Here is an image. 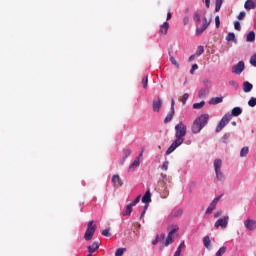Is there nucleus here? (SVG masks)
Returning a JSON list of instances; mask_svg holds the SVG:
<instances>
[{"label": "nucleus", "instance_id": "48", "mask_svg": "<svg viewBox=\"0 0 256 256\" xmlns=\"http://www.w3.org/2000/svg\"><path fill=\"white\" fill-rule=\"evenodd\" d=\"M234 28L236 31H241V23L239 21L234 22Z\"/></svg>", "mask_w": 256, "mask_h": 256}, {"label": "nucleus", "instance_id": "16", "mask_svg": "<svg viewBox=\"0 0 256 256\" xmlns=\"http://www.w3.org/2000/svg\"><path fill=\"white\" fill-rule=\"evenodd\" d=\"M242 89L244 93H251V91H253V84H251L249 81H245L243 83Z\"/></svg>", "mask_w": 256, "mask_h": 256}, {"label": "nucleus", "instance_id": "43", "mask_svg": "<svg viewBox=\"0 0 256 256\" xmlns=\"http://www.w3.org/2000/svg\"><path fill=\"white\" fill-rule=\"evenodd\" d=\"M187 99H189V94H188V93H185V94L182 96V104H183V105H186Z\"/></svg>", "mask_w": 256, "mask_h": 256}, {"label": "nucleus", "instance_id": "19", "mask_svg": "<svg viewBox=\"0 0 256 256\" xmlns=\"http://www.w3.org/2000/svg\"><path fill=\"white\" fill-rule=\"evenodd\" d=\"M209 88H201L198 92V97L199 99H205V97H207V95H209Z\"/></svg>", "mask_w": 256, "mask_h": 256}, {"label": "nucleus", "instance_id": "49", "mask_svg": "<svg viewBox=\"0 0 256 256\" xmlns=\"http://www.w3.org/2000/svg\"><path fill=\"white\" fill-rule=\"evenodd\" d=\"M169 197V190H164L161 194L162 199H167Z\"/></svg>", "mask_w": 256, "mask_h": 256}, {"label": "nucleus", "instance_id": "38", "mask_svg": "<svg viewBox=\"0 0 256 256\" xmlns=\"http://www.w3.org/2000/svg\"><path fill=\"white\" fill-rule=\"evenodd\" d=\"M149 83V78L147 76L142 78V85L144 87V89H147V85Z\"/></svg>", "mask_w": 256, "mask_h": 256}, {"label": "nucleus", "instance_id": "35", "mask_svg": "<svg viewBox=\"0 0 256 256\" xmlns=\"http://www.w3.org/2000/svg\"><path fill=\"white\" fill-rule=\"evenodd\" d=\"M227 251V247L223 246L221 247L217 252H216V256H222L225 255V252Z\"/></svg>", "mask_w": 256, "mask_h": 256}, {"label": "nucleus", "instance_id": "47", "mask_svg": "<svg viewBox=\"0 0 256 256\" xmlns=\"http://www.w3.org/2000/svg\"><path fill=\"white\" fill-rule=\"evenodd\" d=\"M223 215V210H218L216 213H214V219H219Z\"/></svg>", "mask_w": 256, "mask_h": 256}, {"label": "nucleus", "instance_id": "34", "mask_svg": "<svg viewBox=\"0 0 256 256\" xmlns=\"http://www.w3.org/2000/svg\"><path fill=\"white\" fill-rule=\"evenodd\" d=\"M203 53H205V48L203 46H198L196 50L197 57H200V55H203Z\"/></svg>", "mask_w": 256, "mask_h": 256}, {"label": "nucleus", "instance_id": "40", "mask_svg": "<svg viewBox=\"0 0 256 256\" xmlns=\"http://www.w3.org/2000/svg\"><path fill=\"white\" fill-rule=\"evenodd\" d=\"M248 105H249V107H255L256 106V98L255 97L250 98V100L248 101Z\"/></svg>", "mask_w": 256, "mask_h": 256}, {"label": "nucleus", "instance_id": "41", "mask_svg": "<svg viewBox=\"0 0 256 256\" xmlns=\"http://www.w3.org/2000/svg\"><path fill=\"white\" fill-rule=\"evenodd\" d=\"M250 64L252 65V67H256V54H254V55L250 58Z\"/></svg>", "mask_w": 256, "mask_h": 256}, {"label": "nucleus", "instance_id": "32", "mask_svg": "<svg viewBox=\"0 0 256 256\" xmlns=\"http://www.w3.org/2000/svg\"><path fill=\"white\" fill-rule=\"evenodd\" d=\"M129 155H131V149L129 148H124L123 149V160L125 161V159H127V157H129Z\"/></svg>", "mask_w": 256, "mask_h": 256}, {"label": "nucleus", "instance_id": "7", "mask_svg": "<svg viewBox=\"0 0 256 256\" xmlns=\"http://www.w3.org/2000/svg\"><path fill=\"white\" fill-rule=\"evenodd\" d=\"M139 201H141V196H137L135 198V200H133L130 204H128L125 208V210L122 212V216L123 217H129L131 215V213H133V207H135V205H137V203H139Z\"/></svg>", "mask_w": 256, "mask_h": 256}, {"label": "nucleus", "instance_id": "44", "mask_svg": "<svg viewBox=\"0 0 256 256\" xmlns=\"http://www.w3.org/2000/svg\"><path fill=\"white\" fill-rule=\"evenodd\" d=\"M162 171H167L169 169V161H165L161 166Z\"/></svg>", "mask_w": 256, "mask_h": 256}, {"label": "nucleus", "instance_id": "5", "mask_svg": "<svg viewBox=\"0 0 256 256\" xmlns=\"http://www.w3.org/2000/svg\"><path fill=\"white\" fill-rule=\"evenodd\" d=\"M229 121H231V113H226L222 119L220 120V122L217 124L215 132L216 133H221V131H223V129H225V127L227 126V124L229 123Z\"/></svg>", "mask_w": 256, "mask_h": 256}, {"label": "nucleus", "instance_id": "14", "mask_svg": "<svg viewBox=\"0 0 256 256\" xmlns=\"http://www.w3.org/2000/svg\"><path fill=\"white\" fill-rule=\"evenodd\" d=\"M139 165H141V160H139V157H136L132 165L129 166L128 172L133 173V171H135Z\"/></svg>", "mask_w": 256, "mask_h": 256}, {"label": "nucleus", "instance_id": "2", "mask_svg": "<svg viewBox=\"0 0 256 256\" xmlns=\"http://www.w3.org/2000/svg\"><path fill=\"white\" fill-rule=\"evenodd\" d=\"M185 135H187V126L183 122H179L175 126V140L167 149L166 155H171L177 147H181V145H183V141H185L183 137H185Z\"/></svg>", "mask_w": 256, "mask_h": 256}, {"label": "nucleus", "instance_id": "39", "mask_svg": "<svg viewBox=\"0 0 256 256\" xmlns=\"http://www.w3.org/2000/svg\"><path fill=\"white\" fill-rule=\"evenodd\" d=\"M197 69H199V65L197 64L192 65L190 69V75H195V71H197Z\"/></svg>", "mask_w": 256, "mask_h": 256}, {"label": "nucleus", "instance_id": "36", "mask_svg": "<svg viewBox=\"0 0 256 256\" xmlns=\"http://www.w3.org/2000/svg\"><path fill=\"white\" fill-rule=\"evenodd\" d=\"M125 251H127V249L119 248V249L116 250L115 256H123V253H125Z\"/></svg>", "mask_w": 256, "mask_h": 256}, {"label": "nucleus", "instance_id": "18", "mask_svg": "<svg viewBox=\"0 0 256 256\" xmlns=\"http://www.w3.org/2000/svg\"><path fill=\"white\" fill-rule=\"evenodd\" d=\"M245 9H256V0H247L244 4Z\"/></svg>", "mask_w": 256, "mask_h": 256}, {"label": "nucleus", "instance_id": "37", "mask_svg": "<svg viewBox=\"0 0 256 256\" xmlns=\"http://www.w3.org/2000/svg\"><path fill=\"white\" fill-rule=\"evenodd\" d=\"M170 62L172 63V65H174L176 67V69H179V63L177 62L175 57L171 56L170 57Z\"/></svg>", "mask_w": 256, "mask_h": 256}, {"label": "nucleus", "instance_id": "54", "mask_svg": "<svg viewBox=\"0 0 256 256\" xmlns=\"http://www.w3.org/2000/svg\"><path fill=\"white\" fill-rule=\"evenodd\" d=\"M181 248H177L175 253H174V256H181Z\"/></svg>", "mask_w": 256, "mask_h": 256}, {"label": "nucleus", "instance_id": "25", "mask_svg": "<svg viewBox=\"0 0 256 256\" xmlns=\"http://www.w3.org/2000/svg\"><path fill=\"white\" fill-rule=\"evenodd\" d=\"M99 249V242H93L92 245L88 246L89 253H95Z\"/></svg>", "mask_w": 256, "mask_h": 256}, {"label": "nucleus", "instance_id": "59", "mask_svg": "<svg viewBox=\"0 0 256 256\" xmlns=\"http://www.w3.org/2000/svg\"><path fill=\"white\" fill-rule=\"evenodd\" d=\"M145 213H146V211H145V209H144L143 212H142L141 215H140V219H143V217L145 216Z\"/></svg>", "mask_w": 256, "mask_h": 256}, {"label": "nucleus", "instance_id": "12", "mask_svg": "<svg viewBox=\"0 0 256 256\" xmlns=\"http://www.w3.org/2000/svg\"><path fill=\"white\" fill-rule=\"evenodd\" d=\"M161 107H163V100L158 97L157 99H154L152 102V109L154 113H159L161 111Z\"/></svg>", "mask_w": 256, "mask_h": 256}, {"label": "nucleus", "instance_id": "23", "mask_svg": "<svg viewBox=\"0 0 256 256\" xmlns=\"http://www.w3.org/2000/svg\"><path fill=\"white\" fill-rule=\"evenodd\" d=\"M159 241H165V233H162L160 237L156 235L155 239L152 241V245H157Z\"/></svg>", "mask_w": 256, "mask_h": 256}, {"label": "nucleus", "instance_id": "33", "mask_svg": "<svg viewBox=\"0 0 256 256\" xmlns=\"http://www.w3.org/2000/svg\"><path fill=\"white\" fill-rule=\"evenodd\" d=\"M205 107V101H201L200 103H194L193 109H203Z\"/></svg>", "mask_w": 256, "mask_h": 256}, {"label": "nucleus", "instance_id": "10", "mask_svg": "<svg viewBox=\"0 0 256 256\" xmlns=\"http://www.w3.org/2000/svg\"><path fill=\"white\" fill-rule=\"evenodd\" d=\"M228 225H229V216H225L224 218L218 219L215 222L214 227H216V229H219V227H221L222 229H227Z\"/></svg>", "mask_w": 256, "mask_h": 256}, {"label": "nucleus", "instance_id": "63", "mask_svg": "<svg viewBox=\"0 0 256 256\" xmlns=\"http://www.w3.org/2000/svg\"><path fill=\"white\" fill-rule=\"evenodd\" d=\"M91 255H93V253L90 252L87 256H91Z\"/></svg>", "mask_w": 256, "mask_h": 256}, {"label": "nucleus", "instance_id": "13", "mask_svg": "<svg viewBox=\"0 0 256 256\" xmlns=\"http://www.w3.org/2000/svg\"><path fill=\"white\" fill-rule=\"evenodd\" d=\"M244 227L247 229V231H255L256 229V220L248 218L244 221Z\"/></svg>", "mask_w": 256, "mask_h": 256}, {"label": "nucleus", "instance_id": "30", "mask_svg": "<svg viewBox=\"0 0 256 256\" xmlns=\"http://www.w3.org/2000/svg\"><path fill=\"white\" fill-rule=\"evenodd\" d=\"M202 83H203V85H204V89H211V87H212V82H211V80H209V79H204V80L202 81Z\"/></svg>", "mask_w": 256, "mask_h": 256}, {"label": "nucleus", "instance_id": "3", "mask_svg": "<svg viewBox=\"0 0 256 256\" xmlns=\"http://www.w3.org/2000/svg\"><path fill=\"white\" fill-rule=\"evenodd\" d=\"M209 123V114H202L199 117H197L192 126L191 131L194 133V135H197V133H201V130Z\"/></svg>", "mask_w": 256, "mask_h": 256}, {"label": "nucleus", "instance_id": "61", "mask_svg": "<svg viewBox=\"0 0 256 256\" xmlns=\"http://www.w3.org/2000/svg\"><path fill=\"white\" fill-rule=\"evenodd\" d=\"M138 157H139V159H141V157H143V151L140 152Z\"/></svg>", "mask_w": 256, "mask_h": 256}, {"label": "nucleus", "instance_id": "20", "mask_svg": "<svg viewBox=\"0 0 256 256\" xmlns=\"http://www.w3.org/2000/svg\"><path fill=\"white\" fill-rule=\"evenodd\" d=\"M241 113H243V109L241 107H234L230 114L231 119H233V117H239V115H241Z\"/></svg>", "mask_w": 256, "mask_h": 256}, {"label": "nucleus", "instance_id": "58", "mask_svg": "<svg viewBox=\"0 0 256 256\" xmlns=\"http://www.w3.org/2000/svg\"><path fill=\"white\" fill-rule=\"evenodd\" d=\"M169 19H171V12H168V13H167L166 21H169Z\"/></svg>", "mask_w": 256, "mask_h": 256}, {"label": "nucleus", "instance_id": "42", "mask_svg": "<svg viewBox=\"0 0 256 256\" xmlns=\"http://www.w3.org/2000/svg\"><path fill=\"white\" fill-rule=\"evenodd\" d=\"M245 16H246L245 11H242V12L239 13L237 19H238L239 21H243V19H245Z\"/></svg>", "mask_w": 256, "mask_h": 256}, {"label": "nucleus", "instance_id": "15", "mask_svg": "<svg viewBox=\"0 0 256 256\" xmlns=\"http://www.w3.org/2000/svg\"><path fill=\"white\" fill-rule=\"evenodd\" d=\"M112 183L114 187H122L123 186V181L121 180V177H119L118 174H115L112 176Z\"/></svg>", "mask_w": 256, "mask_h": 256}, {"label": "nucleus", "instance_id": "46", "mask_svg": "<svg viewBox=\"0 0 256 256\" xmlns=\"http://www.w3.org/2000/svg\"><path fill=\"white\" fill-rule=\"evenodd\" d=\"M215 25H216V29H219V27L221 25V20H220L219 16L215 17Z\"/></svg>", "mask_w": 256, "mask_h": 256}, {"label": "nucleus", "instance_id": "29", "mask_svg": "<svg viewBox=\"0 0 256 256\" xmlns=\"http://www.w3.org/2000/svg\"><path fill=\"white\" fill-rule=\"evenodd\" d=\"M221 5H223V0H216L215 2V12L219 13L221 10Z\"/></svg>", "mask_w": 256, "mask_h": 256}, {"label": "nucleus", "instance_id": "60", "mask_svg": "<svg viewBox=\"0 0 256 256\" xmlns=\"http://www.w3.org/2000/svg\"><path fill=\"white\" fill-rule=\"evenodd\" d=\"M231 125H233V127H236L237 126V122L233 121V122H231Z\"/></svg>", "mask_w": 256, "mask_h": 256}, {"label": "nucleus", "instance_id": "24", "mask_svg": "<svg viewBox=\"0 0 256 256\" xmlns=\"http://www.w3.org/2000/svg\"><path fill=\"white\" fill-rule=\"evenodd\" d=\"M203 245L206 247V249L211 250V238H209V236H205L203 238Z\"/></svg>", "mask_w": 256, "mask_h": 256}, {"label": "nucleus", "instance_id": "53", "mask_svg": "<svg viewBox=\"0 0 256 256\" xmlns=\"http://www.w3.org/2000/svg\"><path fill=\"white\" fill-rule=\"evenodd\" d=\"M184 25H189V16L183 18Z\"/></svg>", "mask_w": 256, "mask_h": 256}, {"label": "nucleus", "instance_id": "57", "mask_svg": "<svg viewBox=\"0 0 256 256\" xmlns=\"http://www.w3.org/2000/svg\"><path fill=\"white\" fill-rule=\"evenodd\" d=\"M188 61H195V55H191L189 58H188Z\"/></svg>", "mask_w": 256, "mask_h": 256}, {"label": "nucleus", "instance_id": "52", "mask_svg": "<svg viewBox=\"0 0 256 256\" xmlns=\"http://www.w3.org/2000/svg\"><path fill=\"white\" fill-rule=\"evenodd\" d=\"M183 214V210L179 209L176 212H174V217H179V215Z\"/></svg>", "mask_w": 256, "mask_h": 256}, {"label": "nucleus", "instance_id": "8", "mask_svg": "<svg viewBox=\"0 0 256 256\" xmlns=\"http://www.w3.org/2000/svg\"><path fill=\"white\" fill-rule=\"evenodd\" d=\"M178 231H179V227L174 226V228L168 233L166 240H162L163 241L162 245H164V247H169V245L173 243V235H175V233Z\"/></svg>", "mask_w": 256, "mask_h": 256}, {"label": "nucleus", "instance_id": "55", "mask_svg": "<svg viewBox=\"0 0 256 256\" xmlns=\"http://www.w3.org/2000/svg\"><path fill=\"white\" fill-rule=\"evenodd\" d=\"M178 249H185V241H182L180 245L178 246Z\"/></svg>", "mask_w": 256, "mask_h": 256}, {"label": "nucleus", "instance_id": "51", "mask_svg": "<svg viewBox=\"0 0 256 256\" xmlns=\"http://www.w3.org/2000/svg\"><path fill=\"white\" fill-rule=\"evenodd\" d=\"M170 111H175V99L174 98L171 99Z\"/></svg>", "mask_w": 256, "mask_h": 256}, {"label": "nucleus", "instance_id": "28", "mask_svg": "<svg viewBox=\"0 0 256 256\" xmlns=\"http://www.w3.org/2000/svg\"><path fill=\"white\" fill-rule=\"evenodd\" d=\"M249 155V147L245 146L240 150V157H247Z\"/></svg>", "mask_w": 256, "mask_h": 256}, {"label": "nucleus", "instance_id": "22", "mask_svg": "<svg viewBox=\"0 0 256 256\" xmlns=\"http://www.w3.org/2000/svg\"><path fill=\"white\" fill-rule=\"evenodd\" d=\"M175 115V110H170L164 119V123H171L173 121V116Z\"/></svg>", "mask_w": 256, "mask_h": 256}, {"label": "nucleus", "instance_id": "26", "mask_svg": "<svg viewBox=\"0 0 256 256\" xmlns=\"http://www.w3.org/2000/svg\"><path fill=\"white\" fill-rule=\"evenodd\" d=\"M246 41H247V43H253V41H255V32L254 31H250L247 34Z\"/></svg>", "mask_w": 256, "mask_h": 256}, {"label": "nucleus", "instance_id": "27", "mask_svg": "<svg viewBox=\"0 0 256 256\" xmlns=\"http://www.w3.org/2000/svg\"><path fill=\"white\" fill-rule=\"evenodd\" d=\"M219 103H223V97H215L210 100V105H219Z\"/></svg>", "mask_w": 256, "mask_h": 256}, {"label": "nucleus", "instance_id": "45", "mask_svg": "<svg viewBox=\"0 0 256 256\" xmlns=\"http://www.w3.org/2000/svg\"><path fill=\"white\" fill-rule=\"evenodd\" d=\"M110 229L106 228L105 230L102 231V235L104 237H111V233H109Z\"/></svg>", "mask_w": 256, "mask_h": 256}, {"label": "nucleus", "instance_id": "50", "mask_svg": "<svg viewBox=\"0 0 256 256\" xmlns=\"http://www.w3.org/2000/svg\"><path fill=\"white\" fill-rule=\"evenodd\" d=\"M229 85H231L232 87H236V89H237V87H239V84L237 82H235V80H230Z\"/></svg>", "mask_w": 256, "mask_h": 256}, {"label": "nucleus", "instance_id": "31", "mask_svg": "<svg viewBox=\"0 0 256 256\" xmlns=\"http://www.w3.org/2000/svg\"><path fill=\"white\" fill-rule=\"evenodd\" d=\"M226 41H234L235 43H237V40L235 39V33L229 32L226 36Z\"/></svg>", "mask_w": 256, "mask_h": 256}, {"label": "nucleus", "instance_id": "21", "mask_svg": "<svg viewBox=\"0 0 256 256\" xmlns=\"http://www.w3.org/2000/svg\"><path fill=\"white\" fill-rule=\"evenodd\" d=\"M160 33L163 35H167V31H169V22L166 21L160 26Z\"/></svg>", "mask_w": 256, "mask_h": 256}, {"label": "nucleus", "instance_id": "11", "mask_svg": "<svg viewBox=\"0 0 256 256\" xmlns=\"http://www.w3.org/2000/svg\"><path fill=\"white\" fill-rule=\"evenodd\" d=\"M243 71H245V62L243 61H239L232 67V73H235V75H241Z\"/></svg>", "mask_w": 256, "mask_h": 256}, {"label": "nucleus", "instance_id": "1", "mask_svg": "<svg viewBox=\"0 0 256 256\" xmlns=\"http://www.w3.org/2000/svg\"><path fill=\"white\" fill-rule=\"evenodd\" d=\"M207 10H197L194 12L193 21L196 25V35H203L211 25V19H207Z\"/></svg>", "mask_w": 256, "mask_h": 256}, {"label": "nucleus", "instance_id": "17", "mask_svg": "<svg viewBox=\"0 0 256 256\" xmlns=\"http://www.w3.org/2000/svg\"><path fill=\"white\" fill-rule=\"evenodd\" d=\"M142 203H145V205H149L151 203V190H147L144 196L142 197Z\"/></svg>", "mask_w": 256, "mask_h": 256}, {"label": "nucleus", "instance_id": "56", "mask_svg": "<svg viewBox=\"0 0 256 256\" xmlns=\"http://www.w3.org/2000/svg\"><path fill=\"white\" fill-rule=\"evenodd\" d=\"M205 5H206L207 9H209V7L211 5V0H205Z\"/></svg>", "mask_w": 256, "mask_h": 256}, {"label": "nucleus", "instance_id": "6", "mask_svg": "<svg viewBox=\"0 0 256 256\" xmlns=\"http://www.w3.org/2000/svg\"><path fill=\"white\" fill-rule=\"evenodd\" d=\"M96 229H97V226L95 224H93V221H90L88 223V227L84 234L85 241H91V239H93V235H95Z\"/></svg>", "mask_w": 256, "mask_h": 256}, {"label": "nucleus", "instance_id": "9", "mask_svg": "<svg viewBox=\"0 0 256 256\" xmlns=\"http://www.w3.org/2000/svg\"><path fill=\"white\" fill-rule=\"evenodd\" d=\"M221 197H223V195L217 196L215 197L212 202L209 204L208 208L206 209V215H211V213H213L214 209H217V204L219 203V201H221Z\"/></svg>", "mask_w": 256, "mask_h": 256}, {"label": "nucleus", "instance_id": "62", "mask_svg": "<svg viewBox=\"0 0 256 256\" xmlns=\"http://www.w3.org/2000/svg\"><path fill=\"white\" fill-rule=\"evenodd\" d=\"M148 207H149V204H146L145 207H144L145 211H147Z\"/></svg>", "mask_w": 256, "mask_h": 256}, {"label": "nucleus", "instance_id": "4", "mask_svg": "<svg viewBox=\"0 0 256 256\" xmlns=\"http://www.w3.org/2000/svg\"><path fill=\"white\" fill-rule=\"evenodd\" d=\"M221 167H223V161L221 159L214 160V171H215L216 179L220 183H224L226 177L223 171H221Z\"/></svg>", "mask_w": 256, "mask_h": 256}]
</instances>
